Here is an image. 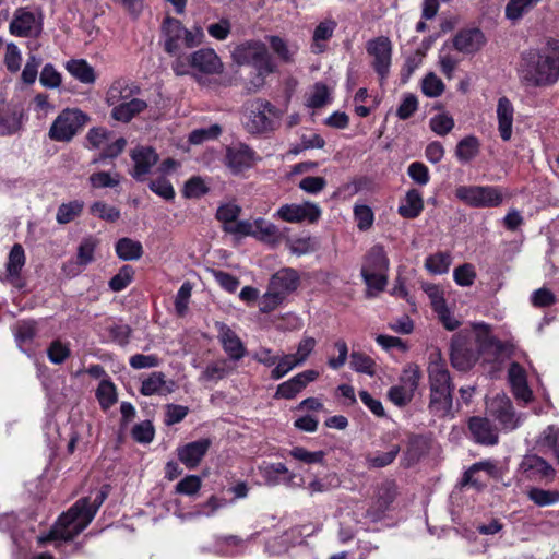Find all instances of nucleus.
Instances as JSON below:
<instances>
[{
    "label": "nucleus",
    "mask_w": 559,
    "mask_h": 559,
    "mask_svg": "<svg viewBox=\"0 0 559 559\" xmlns=\"http://www.w3.org/2000/svg\"><path fill=\"white\" fill-rule=\"evenodd\" d=\"M160 32L164 37V50L171 56L177 55L180 49L179 40L183 39L186 27L179 20L166 16L162 23Z\"/></svg>",
    "instance_id": "obj_15"
},
{
    "label": "nucleus",
    "mask_w": 559,
    "mask_h": 559,
    "mask_svg": "<svg viewBox=\"0 0 559 559\" xmlns=\"http://www.w3.org/2000/svg\"><path fill=\"white\" fill-rule=\"evenodd\" d=\"M98 245V240L92 236L82 240L78 248V263L80 265H87L94 260V251Z\"/></svg>",
    "instance_id": "obj_51"
},
{
    "label": "nucleus",
    "mask_w": 559,
    "mask_h": 559,
    "mask_svg": "<svg viewBox=\"0 0 559 559\" xmlns=\"http://www.w3.org/2000/svg\"><path fill=\"white\" fill-rule=\"evenodd\" d=\"M430 128L438 135L444 136L454 128V120L447 114H440L430 119Z\"/></svg>",
    "instance_id": "obj_58"
},
{
    "label": "nucleus",
    "mask_w": 559,
    "mask_h": 559,
    "mask_svg": "<svg viewBox=\"0 0 559 559\" xmlns=\"http://www.w3.org/2000/svg\"><path fill=\"white\" fill-rule=\"evenodd\" d=\"M90 210L92 214L109 223H115L120 218V211L103 201L94 202Z\"/></svg>",
    "instance_id": "obj_52"
},
{
    "label": "nucleus",
    "mask_w": 559,
    "mask_h": 559,
    "mask_svg": "<svg viewBox=\"0 0 559 559\" xmlns=\"http://www.w3.org/2000/svg\"><path fill=\"white\" fill-rule=\"evenodd\" d=\"M88 180L95 189L115 188L120 183V175L118 173L97 171L92 174Z\"/></svg>",
    "instance_id": "obj_48"
},
{
    "label": "nucleus",
    "mask_w": 559,
    "mask_h": 559,
    "mask_svg": "<svg viewBox=\"0 0 559 559\" xmlns=\"http://www.w3.org/2000/svg\"><path fill=\"white\" fill-rule=\"evenodd\" d=\"M116 253L123 261L139 260L143 255L140 241L124 237L116 242Z\"/></svg>",
    "instance_id": "obj_36"
},
{
    "label": "nucleus",
    "mask_w": 559,
    "mask_h": 559,
    "mask_svg": "<svg viewBox=\"0 0 559 559\" xmlns=\"http://www.w3.org/2000/svg\"><path fill=\"white\" fill-rule=\"evenodd\" d=\"M91 436V424L86 420H80L76 424H72L70 440L68 443L69 453H73L75 448L85 445L90 442Z\"/></svg>",
    "instance_id": "obj_39"
},
{
    "label": "nucleus",
    "mask_w": 559,
    "mask_h": 559,
    "mask_svg": "<svg viewBox=\"0 0 559 559\" xmlns=\"http://www.w3.org/2000/svg\"><path fill=\"white\" fill-rule=\"evenodd\" d=\"M134 270L131 265H123L119 272L109 281V287L114 292H121L132 281Z\"/></svg>",
    "instance_id": "obj_55"
},
{
    "label": "nucleus",
    "mask_w": 559,
    "mask_h": 559,
    "mask_svg": "<svg viewBox=\"0 0 559 559\" xmlns=\"http://www.w3.org/2000/svg\"><path fill=\"white\" fill-rule=\"evenodd\" d=\"M319 373L313 370H307L293 377L290 380L278 385L276 397L294 399L308 383L317 379Z\"/></svg>",
    "instance_id": "obj_22"
},
{
    "label": "nucleus",
    "mask_w": 559,
    "mask_h": 559,
    "mask_svg": "<svg viewBox=\"0 0 559 559\" xmlns=\"http://www.w3.org/2000/svg\"><path fill=\"white\" fill-rule=\"evenodd\" d=\"M140 93V87L129 85L124 81H116L108 91V103L114 106L111 117L115 120L129 122L135 115L146 109L145 100L132 97Z\"/></svg>",
    "instance_id": "obj_3"
},
{
    "label": "nucleus",
    "mask_w": 559,
    "mask_h": 559,
    "mask_svg": "<svg viewBox=\"0 0 559 559\" xmlns=\"http://www.w3.org/2000/svg\"><path fill=\"white\" fill-rule=\"evenodd\" d=\"M480 143L474 135L462 139L455 148V155L462 163H468L479 153Z\"/></svg>",
    "instance_id": "obj_41"
},
{
    "label": "nucleus",
    "mask_w": 559,
    "mask_h": 559,
    "mask_svg": "<svg viewBox=\"0 0 559 559\" xmlns=\"http://www.w3.org/2000/svg\"><path fill=\"white\" fill-rule=\"evenodd\" d=\"M401 448L399 444H391L389 450L385 452L376 451L370 452L366 455V464L370 468H381L389 464H391L397 453L400 452Z\"/></svg>",
    "instance_id": "obj_40"
},
{
    "label": "nucleus",
    "mask_w": 559,
    "mask_h": 559,
    "mask_svg": "<svg viewBox=\"0 0 559 559\" xmlns=\"http://www.w3.org/2000/svg\"><path fill=\"white\" fill-rule=\"evenodd\" d=\"M527 497L538 507H548L559 501V492L556 490H545L537 487H532L527 491Z\"/></svg>",
    "instance_id": "obj_43"
},
{
    "label": "nucleus",
    "mask_w": 559,
    "mask_h": 559,
    "mask_svg": "<svg viewBox=\"0 0 559 559\" xmlns=\"http://www.w3.org/2000/svg\"><path fill=\"white\" fill-rule=\"evenodd\" d=\"M394 491L385 486L378 491L376 500L372 502L371 507L366 511V520L372 523H376L383 519L385 512L389 510L391 503L394 500Z\"/></svg>",
    "instance_id": "obj_24"
},
{
    "label": "nucleus",
    "mask_w": 559,
    "mask_h": 559,
    "mask_svg": "<svg viewBox=\"0 0 559 559\" xmlns=\"http://www.w3.org/2000/svg\"><path fill=\"white\" fill-rule=\"evenodd\" d=\"M452 390H430V411L438 416H447L452 408Z\"/></svg>",
    "instance_id": "obj_35"
},
{
    "label": "nucleus",
    "mask_w": 559,
    "mask_h": 559,
    "mask_svg": "<svg viewBox=\"0 0 559 559\" xmlns=\"http://www.w3.org/2000/svg\"><path fill=\"white\" fill-rule=\"evenodd\" d=\"M519 474L523 479L533 481H551L555 477L554 467L536 454H526L519 464Z\"/></svg>",
    "instance_id": "obj_10"
},
{
    "label": "nucleus",
    "mask_w": 559,
    "mask_h": 559,
    "mask_svg": "<svg viewBox=\"0 0 559 559\" xmlns=\"http://www.w3.org/2000/svg\"><path fill=\"white\" fill-rule=\"evenodd\" d=\"M444 84L433 72L428 73L421 82V91L428 97H438L444 92Z\"/></svg>",
    "instance_id": "obj_54"
},
{
    "label": "nucleus",
    "mask_w": 559,
    "mask_h": 559,
    "mask_svg": "<svg viewBox=\"0 0 559 559\" xmlns=\"http://www.w3.org/2000/svg\"><path fill=\"white\" fill-rule=\"evenodd\" d=\"M218 338L224 349H245L238 335L226 324L218 323Z\"/></svg>",
    "instance_id": "obj_46"
},
{
    "label": "nucleus",
    "mask_w": 559,
    "mask_h": 559,
    "mask_svg": "<svg viewBox=\"0 0 559 559\" xmlns=\"http://www.w3.org/2000/svg\"><path fill=\"white\" fill-rule=\"evenodd\" d=\"M222 133V128L219 124L215 123L210 126L209 128H201L193 130L189 135V141L192 144H201L204 141L213 140L218 138Z\"/></svg>",
    "instance_id": "obj_57"
},
{
    "label": "nucleus",
    "mask_w": 559,
    "mask_h": 559,
    "mask_svg": "<svg viewBox=\"0 0 559 559\" xmlns=\"http://www.w3.org/2000/svg\"><path fill=\"white\" fill-rule=\"evenodd\" d=\"M350 365L356 371L370 376L376 371L374 361L365 352H353Z\"/></svg>",
    "instance_id": "obj_56"
},
{
    "label": "nucleus",
    "mask_w": 559,
    "mask_h": 559,
    "mask_svg": "<svg viewBox=\"0 0 559 559\" xmlns=\"http://www.w3.org/2000/svg\"><path fill=\"white\" fill-rule=\"evenodd\" d=\"M252 225L253 234H251V236L272 245H276L281 241L282 234L273 223L264 218H258Z\"/></svg>",
    "instance_id": "obj_33"
},
{
    "label": "nucleus",
    "mask_w": 559,
    "mask_h": 559,
    "mask_svg": "<svg viewBox=\"0 0 559 559\" xmlns=\"http://www.w3.org/2000/svg\"><path fill=\"white\" fill-rule=\"evenodd\" d=\"M480 352H450V359L452 366L461 371H465L469 369L474 362L478 359V355ZM486 354L484 359H488L497 356L499 352H483Z\"/></svg>",
    "instance_id": "obj_37"
},
{
    "label": "nucleus",
    "mask_w": 559,
    "mask_h": 559,
    "mask_svg": "<svg viewBox=\"0 0 559 559\" xmlns=\"http://www.w3.org/2000/svg\"><path fill=\"white\" fill-rule=\"evenodd\" d=\"M419 379V368L416 365H409L403 370V373L401 374L400 378V384L415 392L418 388Z\"/></svg>",
    "instance_id": "obj_60"
},
{
    "label": "nucleus",
    "mask_w": 559,
    "mask_h": 559,
    "mask_svg": "<svg viewBox=\"0 0 559 559\" xmlns=\"http://www.w3.org/2000/svg\"><path fill=\"white\" fill-rule=\"evenodd\" d=\"M272 117H278V110L267 100L257 99L251 105V112L247 121L250 133H264L274 129Z\"/></svg>",
    "instance_id": "obj_8"
},
{
    "label": "nucleus",
    "mask_w": 559,
    "mask_h": 559,
    "mask_svg": "<svg viewBox=\"0 0 559 559\" xmlns=\"http://www.w3.org/2000/svg\"><path fill=\"white\" fill-rule=\"evenodd\" d=\"M454 281L460 286H471L475 278L476 272L472 264L465 263L463 265L457 266L454 270Z\"/></svg>",
    "instance_id": "obj_62"
},
{
    "label": "nucleus",
    "mask_w": 559,
    "mask_h": 559,
    "mask_svg": "<svg viewBox=\"0 0 559 559\" xmlns=\"http://www.w3.org/2000/svg\"><path fill=\"white\" fill-rule=\"evenodd\" d=\"M290 456L301 463L312 465L322 464L324 461L323 451H308L302 447H295L289 452Z\"/></svg>",
    "instance_id": "obj_47"
},
{
    "label": "nucleus",
    "mask_w": 559,
    "mask_h": 559,
    "mask_svg": "<svg viewBox=\"0 0 559 559\" xmlns=\"http://www.w3.org/2000/svg\"><path fill=\"white\" fill-rule=\"evenodd\" d=\"M25 264V252L20 243H15L9 253L8 262H7V280L15 286L17 285V280L20 277V273Z\"/></svg>",
    "instance_id": "obj_31"
},
{
    "label": "nucleus",
    "mask_w": 559,
    "mask_h": 559,
    "mask_svg": "<svg viewBox=\"0 0 559 559\" xmlns=\"http://www.w3.org/2000/svg\"><path fill=\"white\" fill-rule=\"evenodd\" d=\"M83 209L84 202L80 200L62 203L58 207L56 219L61 225L68 224L78 217L82 213Z\"/></svg>",
    "instance_id": "obj_42"
},
{
    "label": "nucleus",
    "mask_w": 559,
    "mask_h": 559,
    "mask_svg": "<svg viewBox=\"0 0 559 559\" xmlns=\"http://www.w3.org/2000/svg\"><path fill=\"white\" fill-rule=\"evenodd\" d=\"M451 257L444 252H438L426 259L425 266L432 274H444L449 271Z\"/></svg>",
    "instance_id": "obj_44"
},
{
    "label": "nucleus",
    "mask_w": 559,
    "mask_h": 559,
    "mask_svg": "<svg viewBox=\"0 0 559 559\" xmlns=\"http://www.w3.org/2000/svg\"><path fill=\"white\" fill-rule=\"evenodd\" d=\"M487 414L496 419L502 430L511 431L520 427L525 415L516 413L511 400L504 393H498L486 402Z\"/></svg>",
    "instance_id": "obj_5"
},
{
    "label": "nucleus",
    "mask_w": 559,
    "mask_h": 559,
    "mask_svg": "<svg viewBox=\"0 0 559 559\" xmlns=\"http://www.w3.org/2000/svg\"><path fill=\"white\" fill-rule=\"evenodd\" d=\"M519 78L526 87H547L559 80V41L548 39L542 48H531L521 55Z\"/></svg>",
    "instance_id": "obj_1"
},
{
    "label": "nucleus",
    "mask_w": 559,
    "mask_h": 559,
    "mask_svg": "<svg viewBox=\"0 0 559 559\" xmlns=\"http://www.w3.org/2000/svg\"><path fill=\"white\" fill-rule=\"evenodd\" d=\"M276 216L288 223L307 221L313 224L320 218L321 210L317 204L308 201L302 204H284L277 210Z\"/></svg>",
    "instance_id": "obj_11"
},
{
    "label": "nucleus",
    "mask_w": 559,
    "mask_h": 559,
    "mask_svg": "<svg viewBox=\"0 0 559 559\" xmlns=\"http://www.w3.org/2000/svg\"><path fill=\"white\" fill-rule=\"evenodd\" d=\"M455 195L476 207L498 206L503 200L502 193L496 187L461 186L455 190Z\"/></svg>",
    "instance_id": "obj_7"
},
{
    "label": "nucleus",
    "mask_w": 559,
    "mask_h": 559,
    "mask_svg": "<svg viewBox=\"0 0 559 559\" xmlns=\"http://www.w3.org/2000/svg\"><path fill=\"white\" fill-rule=\"evenodd\" d=\"M241 213V207L237 204H223L216 211L217 221L223 223V226L234 223Z\"/></svg>",
    "instance_id": "obj_59"
},
{
    "label": "nucleus",
    "mask_w": 559,
    "mask_h": 559,
    "mask_svg": "<svg viewBox=\"0 0 559 559\" xmlns=\"http://www.w3.org/2000/svg\"><path fill=\"white\" fill-rule=\"evenodd\" d=\"M131 158L134 162L132 177L138 180H144L145 175L158 162L157 153L151 146H138L131 152Z\"/></svg>",
    "instance_id": "obj_16"
},
{
    "label": "nucleus",
    "mask_w": 559,
    "mask_h": 559,
    "mask_svg": "<svg viewBox=\"0 0 559 559\" xmlns=\"http://www.w3.org/2000/svg\"><path fill=\"white\" fill-rule=\"evenodd\" d=\"M430 390H452L445 362L440 358V352H435L428 366Z\"/></svg>",
    "instance_id": "obj_18"
},
{
    "label": "nucleus",
    "mask_w": 559,
    "mask_h": 559,
    "mask_svg": "<svg viewBox=\"0 0 559 559\" xmlns=\"http://www.w3.org/2000/svg\"><path fill=\"white\" fill-rule=\"evenodd\" d=\"M389 259L384 248L380 245L373 246L365 257L361 273H388Z\"/></svg>",
    "instance_id": "obj_27"
},
{
    "label": "nucleus",
    "mask_w": 559,
    "mask_h": 559,
    "mask_svg": "<svg viewBox=\"0 0 559 559\" xmlns=\"http://www.w3.org/2000/svg\"><path fill=\"white\" fill-rule=\"evenodd\" d=\"M255 153L248 145L238 143L226 147L225 165L235 175L251 168L254 164Z\"/></svg>",
    "instance_id": "obj_13"
},
{
    "label": "nucleus",
    "mask_w": 559,
    "mask_h": 559,
    "mask_svg": "<svg viewBox=\"0 0 559 559\" xmlns=\"http://www.w3.org/2000/svg\"><path fill=\"white\" fill-rule=\"evenodd\" d=\"M209 188L200 177H192L189 179L183 188V194L186 198H200L206 194Z\"/></svg>",
    "instance_id": "obj_63"
},
{
    "label": "nucleus",
    "mask_w": 559,
    "mask_h": 559,
    "mask_svg": "<svg viewBox=\"0 0 559 559\" xmlns=\"http://www.w3.org/2000/svg\"><path fill=\"white\" fill-rule=\"evenodd\" d=\"M535 0H510L506 5V17L511 21L520 20L533 8Z\"/></svg>",
    "instance_id": "obj_49"
},
{
    "label": "nucleus",
    "mask_w": 559,
    "mask_h": 559,
    "mask_svg": "<svg viewBox=\"0 0 559 559\" xmlns=\"http://www.w3.org/2000/svg\"><path fill=\"white\" fill-rule=\"evenodd\" d=\"M366 50L373 58L372 67L381 80H384L391 67L392 44L386 36H379L367 41Z\"/></svg>",
    "instance_id": "obj_9"
},
{
    "label": "nucleus",
    "mask_w": 559,
    "mask_h": 559,
    "mask_svg": "<svg viewBox=\"0 0 559 559\" xmlns=\"http://www.w3.org/2000/svg\"><path fill=\"white\" fill-rule=\"evenodd\" d=\"M96 396L103 408L110 407L117 401L115 385L107 380H103L96 390Z\"/></svg>",
    "instance_id": "obj_53"
},
{
    "label": "nucleus",
    "mask_w": 559,
    "mask_h": 559,
    "mask_svg": "<svg viewBox=\"0 0 559 559\" xmlns=\"http://www.w3.org/2000/svg\"><path fill=\"white\" fill-rule=\"evenodd\" d=\"M298 284L299 276L294 269H282L271 277L269 286L285 297L295 290Z\"/></svg>",
    "instance_id": "obj_26"
},
{
    "label": "nucleus",
    "mask_w": 559,
    "mask_h": 559,
    "mask_svg": "<svg viewBox=\"0 0 559 559\" xmlns=\"http://www.w3.org/2000/svg\"><path fill=\"white\" fill-rule=\"evenodd\" d=\"M66 69L82 83L92 84L95 82V71L84 59H72L68 61Z\"/></svg>",
    "instance_id": "obj_38"
},
{
    "label": "nucleus",
    "mask_w": 559,
    "mask_h": 559,
    "mask_svg": "<svg viewBox=\"0 0 559 559\" xmlns=\"http://www.w3.org/2000/svg\"><path fill=\"white\" fill-rule=\"evenodd\" d=\"M472 326L479 349H506L504 345L492 335L490 325L473 323Z\"/></svg>",
    "instance_id": "obj_34"
},
{
    "label": "nucleus",
    "mask_w": 559,
    "mask_h": 559,
    "mask_svg": "<svg viewBox=\"0 0 559 559\" xmlns=\"http://www.w3.org/2000/svg\"><path fill=\"white\" fill-rule=\"evenodd\" d=\"M354 215L357 221V227L360 230L369 229L373 224V212L368 205H356Z\"/></svg>",
    "instance_id": "obj_64"
},
{
    "label": "nucleus",
    "mask_w": 559,
    "mask_h": 559,
    "mask_svg": "<svg viewBox=\"0 0 559 559\" xmlns=\"http://www.w3.org/2000/svg\"><path fill=\"white\" fill-rule=\"evenodd\" d=\"M36 17L34 13L27 11L24 8H20L15 11L13 20L10 23L11 34L20 37H28L32 35V31L35 27Z\"/></svg>",
    "instance_id": "obj_29"
},
{
    "label": "nucleus",
    "mask_w": 559,
    "mask_h": 559,
    "mask_svg": "<svg viewBox=\"0 0 559 559\" xmlns=\"http://www.w3.org/2000/svg\"><path fill=\"white\" fill-rule=\"evenodd\" d=\"M514 108L512 103L506 96L500 97L497 105L498 129L503 141H509L512 136Z\"/></svg>",
    "instance_id": "obj_25"
},
{
    "label": "nucleus",
    "mask_w": 559,
    "mask_h": 559,
    "mask_svg": "<svg viewBox=\"0 0 559 559\" xmlns=\"http://www.w3.org/2000/svg\"><path fill=\"white\" fill-rule=\"evenodd\" d=\"M468 428L477 443L493 445L498 442V430L488 418L472 417L468 421Z\"/></svg>",
    "instance_id": "obj_20"
},
{
    "label": "nucleus",
    "mask_w": 559,
    "mask_h": 559,
    "mask_svg": "<svg viewBox=\"0 0 559 559\" xmlns=\"http://www.w3.org/2000/svg\"><path fill=\"white\" fill-rule=\"evenodd\" d=\"M305 359L306 355H301L300 357H298L296 354L285 355L272 370V377L274 379L284 377L287 372H289L294 367L299 365Z\"/></svg>",
    "instance_id": "obj_50"
},
{
    "label": "nucleus",
    "mask_w": 559,
    "mask_h": 559,
    "mask_svg": "<svg viewBox=\"0 0 559 559\" xmlns=\"http://www.w3.org/2000/svg\"><path fill=\"white\" fill-rule=\"evenodd\" d=\"M424 209V200L421 193L416 189H411L399 206V214L404 218H416Z\"/></svg>",
    "instance_id": "obj_32"
},
{
    "label": "nucleus",
    "mask_w": 559,
    "mask_h": 559,
    "mask_svg": "<svg viewBox=\"0 0 559 559\" xmlns=\"http://www.w3.org/2000/svg\"><path fill=\"white\" fill-rule=\"evenodd\" d=\"M485 43V35L479 28L462 29L453 38V47L463 53H475Z\"/></svg>",
    "instance_id": "obj_17"
},
{
    "label": "nucleus",
    "mask_w": 559,
    "mask_h": 559,
    "mask_svg": "<svg viewBox=\"0 0 559 559\" xmlns=\"http://www.w3.org/2000/svg\"><path fill=\"white\" fill-rule=\"evenodd\" d=\"M228 502L224 498H218L216 496H211L206 502L199 506L198 510L194 513L189 514L188 516H206L211 518L215 515L221 509L227 507Z\"/></svg>",
    "instance_id": "obj_45"
},
{
    "label": "nucleus",
    "mask_w": 559,
    "mask_h": 559,
    "mask_svg": "<svg viewBox=\"0 0 559 559\" xmlns=\"http://www.w3.org/2000/svg\"><path fill=\"white\" fill-rule=\"evenodd\" d=\"M509 382L516 400L527 404L533 399V392L527 385L525 370L516 362L510 365L508 370Z\"/></svg>",
    "instance_id": "obj_19"
},
{
    "label": "nucleus",
    "mask_w": 559,
    "mask_h": 559,
    "mask_svg": "<svg viewBox=\"0 0 559 559\" xmlns=\"http://www.w3.org/2000/svg\"><path fill=\"white\" fill-rule=\"evenodd\" d=\"M210 444V440L207 439L187 443L178 449V457L188 468H194L207 452Z\"/></svg>",
    "instance_id": "obj_23"
},
{
    "label": "nucleus",
    "mask_w": 559,
    "mask_h": 559,
    "mask_svg": "<svg viewBox=\"0 0 559 559\" xmlns=\"http://www.w3.org/2000/svg\"><path fill=\"white\" fill-rule=\"evenodd\" d=\"M174 382L167 381L163 373L153 372L148 378L143 380L141 393L146 396L167 395L174 391Z\"/></svg>",
    "instance_id": "obj_30"
},
{
    "label": "nucleus",
    "mask_w": 559,
    "mask_h": 559,
    "mask_svg": "<svg viewBox=\"0 0 559 559\" xmlns=\"http://www.w3.org/2000/svg\"><path fill=\"white\" fill-rule=\"evenodd\" d=\"M23 110L17 106L0 107V135H9L22 127Z\"/></svg>",
    "instance_id": "obj_28"
},
{
    "label": "nucleus",
    "mask_w": 559,
    "mask_h": 559,
    "mask_svg": "<svg viewBox=\"0 0 559 559\" xmlns=\"http://www.w3.org/2000/svg\"><path fill=\"white\" fill-rule=\"evenodd\" d=\"M262 477L270 486L286 484L289 486H301L305 484L302 477L289 472L283 463H264L259 467Z\"/></svg>",
    "instance_id": "obj_12"
},
{
    "label": "nucleus",
    "mask_w": 559,
    "mask_h": 559,
    "mask_svg": "<svg viewBox=\"0 0 559 559\" xmlns=\"http://www.w3.org/2000/svg\"><path fill=\"white\" fill-rule=\"evenodd\" d=\"M498 476L497 465L492 461H481L473 464L464 474V484L483 487L491 477Z\"/></svg>",
    "instance_id": "obj_21"
},
{
    "label": "nucleus",
    "mask_w": 559,
    "mask_h": 559,
    "mask_svg": "<svg viewBox=\"0 0 559 559\" xmlns=\"http://www.w3.org/2000/svg\"><path fill=\"white\" fill-rule=\"evenodd\" d=\"M284 296L277 293L271 287H267L266 293L261 297L259 302V308L261 312L267 313L274 310L282 301L284 300Z\"/></svg>",
    "instance_id": "obj_61"
},
{
    "label": "nucleus",
    "mask_w": 559,
    "mask_h": 559,
    "mask_svg": "<svg viewBox=\"0 0 559 559\" xmlns=\"http://www.w3.org/2000/svg\"><path fill=\"white\" fill-rule=\"evenodd\" d=\"M90 121V117L79 108H66L53 120L48 135L57 142H70Z\"/></svg>",
    "instance_id": "obj_4"
},
{
    "label": "nucleus",
    "mask_w": 559,
    "mask_h": 559,
    "mask_svg": "<svg viewBox=\"0 0 559 559\" xmlns=\"http://www.w3.org/2000/svg\"><path fill=\"white\" fill-rule=\"evenodd\" d=\"M233 59L238 64H252L258 71L273 72V66L265 44L247 41L235 48Z\"/></svg>",
    "instance_id": "obj_6"
},
{
    "label": "nucleus",
    "mask_w": 559,
    "mask_h": 559,
    "mask_svg": "<svg viewBox=\"0 0 559 559\" xmlns=\"http://www.w3.org/2000/svg\"><path fill=\"white\" fill-rule=\"evenodd\" d=\"M191 69L203 74H219L224 66L212 48H201L189 55Z\"/></svg>",
    "instance_id": "obj_14"
},
{
    "label": "nucleus",
    "mask_w": 559,
    "mask_h": 559,
    "mask_svg": "<svg viewBox=\"0 0 559 559\" xmlns=\"http://www.w3.org/2000/svg\"><path fill=\"white\" fill-rule=\"evenodd\" d=\"M86 499L78 500L73 507L62 513L48 535L36 536L38 545L50 540H70L79 535L92 522L94 510H84Z\"/></svg>",
    "instance_id": "obj_2"
}]
</instances>
